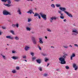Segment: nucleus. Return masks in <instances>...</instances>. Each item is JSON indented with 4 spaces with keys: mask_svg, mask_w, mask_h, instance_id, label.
<instances>
[{
    "mask_svg": "<svg viewBox=\"0 0 78 78\" xmlns=\"http://www.w3.org/2000/svg\"><path fill=\"white\" fill-rule=\"evenodd\" d=\"M29 48H30V47L26 46L25 48V50L26 51H27L29 49Z\"/></svg>",
    "mask_w": 78,
    "mask_h": 78,
    "instance_id": "17",
    "label": "nucleus"
},
{
    "mask_svg": "<svg viewBox=\"0 0 78 78\" xmlns=\"http://www.w3.org/2000/svg\"><path fill=\"white\" fill-rule=\"evenodd\" d=\"M1 28L3 30H5L6 29V27L5 26H2Z\"/></svg>",
    "mask_w": 78,
    "mask_h": 78,
    "instance_id": "37",
    "label": "nucleus"
},
{
    "mask_svg": "<svg viewBox=\"0 0 78 78\" xmlns=\"http://www.w3.org/2000/svg\"><path fill=\"white\" fill-rule=\"evenodd\" d=\"M63 54L64 55L62 56V57H60L58 59L60 61V64H66V62L65 61V59L66 58V56H68V55L67 54Z\"/></svg>",
    "mask_w": 78,
    "mask_h": 78,
    "instance_id": "1",
    "label": "nucleus"
},
{
    "mask_svg": "<svg viewBox=\"0 0 78 78\" xmlns=\"http://www.w3.org/2000/svg\"><path fill=\"white\" fill-rule=\"evenodd\" d=\"M6 38L7 39H11V40H12L14 39L13 37H12L11 36H7L6 37Z\"/></svg>",
    "mask_w": 78,
    "mask_h": 78,
    "instance_id": "11",
    "label": "nucleus"
},
{
    "mask_svg": "<svg viewBox=\"0 0 78 78\" xmlns=\"http://www.w3.org/2000/svg\"><path fill=\"white\" fill-rule=\"evenodd\" d=\"M73 67L74 69L75 70H76L78 69V66L75 63H73Z\"/></svg>",
    "mask_w": 78,
    "mask_h": 78,
    "instance_id": "6",
    "label": "nucleus"
},
{
    "mask_svg": "<svg viewBox=\"0 0 78 78\" xmlns=\"http://www.w3.org/2000/svg\"><path fill=\"white\" fill-rule=\"evenodd\" d=\"M27 0V1H30V0Z\"/></svg>",
    "mask_w": 78,
    "mask_h": 78,
    "instance_id": "60",
    "label": "nucleus"
},
{
    "mask_svg": "<svg viewBox=\"0 0 78 78\" xmlns=\"http://www.w3.org/2000/svg\"><path fill=\"white\" fill-rule=\"evenodd\" d=\"M12 27H16V24H12Z\"/></svg>",
    "mask_w": 78,
    "mask_h": 78,
    "instance_id": "43",
    "label": "nucleus"
},
{
    "mask_svg": "<svg viewBox=\"0 0 78 78\" xmlns=\"http://www.w3.org/2000/svg\"><path fill=\"white\" fill-rule=\"evenodd\" d=\"M58 13L59 14H60V15H61V16H60V18L62 19H64V16H63V15L64 14L61 12V11H58Z\"/></svg>",
    "mask_w": 78,
    "mask_h": 78,
    "instance_id": "5",
    "label": "nucleus"
},
{
    "mask_svg": "<svg viewBox=\"0 0 78 78\" xmlns=\"http://www.w3.org/2000/svg\"><path fill=\"white\" fill-rule=\"evenodd\" d=\"M38 47L40 50H41L42 49L41 48V47H40V46H38Z\"/></svg>",
    "mask_w": 78,
    "mask_h": 78,
    "instance_id": "42",
    "label": "nucleus"
},
{
    "mask_svg": "<svg viewBox=\"0 0 78 78\" xmlns=\"http://www.w3.org/2000/svg\"><path fill=\"white\" fill-rule=\"evenodd\" d=\"M65 68H66V69H67V70L69 69V67L68 66H65Z\"/></svg>",
    "mask_w": 78,
    "mask_h": 78,
    "instance_id": "39",
    "label": "nucleus"
},
{
    "mask_svg": "<svg viewBox=\"0 0 78 78\" xmlns=\"http://www.w3.org/2000/svg\"><path fill=\"white\" fill-rule=\"evenodd\" d=\"M38 70H40V71H41V72L42 71V67H40L38 68Z\"/></svg>",
    "mask_w": 78,
    "mask_h": 78,
    "instance_id": "33",
    "label": "nucleus"
},
{
    "mask_svg": "<svg viewBox=\"0 0 78 78\" xmlns=\"http://www.w3.org/2000/svg\"><path fill=\"white\" fill-rule=\"evenodd\" d=\"M59 69H56V71H59Z\"/></svg>",
    "mask_w": 78,
    "mask_h": 78,
    "instance_id": "49",
    "label": "nucleus"
},
{
    "mask_svg": "<svg viewBox=\"0 0 78 78\" xmlns=\"http://www.w3.org/2000/svg\"><path fill=\"white\" fill-rule=\"evenodd\" d=\"M2 2H5H5H6L7 0H1Z\"/></svg>",
    "mask_w": 78,
    "mask_h": 78,
    "instance_id": "40",
    "label": "nucleus"
},
{
    "mask_svg": "<svg viewBox=\"0 0 78 78\" xmlns=\"http://www.w3.org/2000/svg\"><path fill=\"white\" fill-rule=\"evenodd\" d=\"M63 22H67V20H66V19H64L63 20Z\"/></svg>",
    "mask_w": 78,
    "mask_h": 78,
    "instance_id": "51",
    "label": "nucleus"
},
{
    "mask_svg": "<svg viewBox=\"0 0 78 78\" xmlns=\"http://www.w3.org/2000/svg\"><path fill=\"white\" fill-rule=\"evenodd\" d=\"M23 61H24L26 62H27V60H23Z\"/></svg>",
    "mask_w": 78,
    "mask_h": 78,
    "instance_id": "54",
    "label": "nucleus"
},
{
    "mask_svg": "<svg viewBox=\"0 0 78 78\" xmlns=\"http://www.w3.org/2000/svg\"><path fill=\"white\" fill-rule=\"evenodd\" d=\"M74 57H75V54L74 53H73L70 56V60H72V59H73V58H74Z\"/></svg>",
    "mask_w": 78,
    "mask_h": 78,
    "instance_id": "10",
    "label": "nucleus"
},
{
    "mask_svg": "<svg viewBox=\"0 0 78 78\" xmlns=\"http://www.w3.org/2000/svg\"><path fill=\"white\" fill-rule=\"evenodd\" d=\"M7 2L8 4H11V2L10 0H7Z\"/></svg>",
    "mask_w": 78,
    "mask_h": 78,
    "instance_id": "23",
    "label": "nucleus"
},
{
    "mask_svg": "<svg viewBox=\"0 0 78 78\" xmlns=\"http://www.w3.org/2000/svg\"><path fill=\"white\" fill-rule=\"evenodd\" d=\"M43 55L44 56H47V55L45 54H43Z\"/></svg>",
    "mask_w": 78,
    "mask_h": 78,
    "instance_id": "46",
    "label": "nucleus"
},
{
    "mask_svg": "<svg viewBox=\"0 0 78 78\" xmlns=\"http://www.w3.org/2000/svg\"><path fill=\"white\" fill-rule=\"evenodd\" d=\"M51 47H53V46H51Z\"/></svg>",
    "mask_w": 78,
    "mask_h": 78,
    "instance_id": "63",
    "label": "nucleus"
},
{
    "mask_svg": "<svg viewBox=\"0 0 78 78\" xmlns=\"http://www.w3.org/2000/svg\"><path fill=\"white\" fill-rule=\"evenodd\" d=\"M55 6L56 7H60V6H61V5L60 4H56L55 5Z\"/></svg>",
    "mask_w": 78,
    "mask_h": 78,
    "instance_id": "34",
    "label": "nucleus"
},
{
    "mask_svg": "<svg viewBox=\"0 0 78 78\" xmlns=\"http://www.w3.org/2000/svg\"><path fill=\"white\" fill-rule=\"evenodd\" d=\"M51 6L52 8H55V4H52L51 5Z\"/></svg>",
    "mask_w": 78,
    "mask_h": 78,
    "instance_id": "28",
    "label": "nucleus"
},
{
    "mask_svg": "<svg viewBox=\"0 0 78 78\" xmlns=\"http://www.w3.org/2000/svg\"><path fill=\"white\" fill-rule=\"evenodd\" d=\"M26 30L27 31H31V29H30V28H29V27H27L26 28Z\"/></svg>",
    "mask_w": 78,
    "mask_h": 78,
    "instance_id": "25",
    "label": "nucleus"
},
{
    "mask_svg": "<svg viewBox=\"0 0 78 78\" xmlns=\"http://www.w3.org/2000/svg\"><path fill=\"white\" fill-rule=\"evenodd\" d=\"M33 0H30V1L31 2H33Z\"/></svg>",
    "mask_w": 78,
    "mask_h": 78,
    "instance_id": "59",
    "label": "nucleus"
},
{
    "mask_svg": "<svg viewBox=\"0 0 78 78\" xmlns=\"http://www.w3.org/2000/svg\"><path fill=\"white\" fill-rule=\"evenodd\" d=\"M63 47L65 48H68V46H64Z\"/></svg>",
    "mask_w": 78,
    "mask_h": 78,
    "instance_id": "44",
    "label": "nucleus"
},
{
    "mask_svg": "<svg viewBox=\"0 0 78 78\" xmlns=\"http://www.w3.org/2000/svg\"><path fill=\"white\" fill-rule=\"evenodd\" d=\"M25 78H27V77H26Z\"/></svg>",
    "mask_w": 78,
    "mask_h": 78,
    "instance_id": "64",
    "label": "nucleus"
},
{
    "mask_svg": "<svg viewBox=\"0 0 78 78\" xmlns=\"http://www.w3.org/2000/svg\"><path fill=\"white\" fill-rule=\"evenodd\" d=\"M31 23H29V24H28L29 26H31Z\"/></svg>",
    "mask_w": 78,
    "mask_h": 78,
    "instance_id": "55",
    "label": "nucleus"
},
{
    "mask_svg": "<svg viewBox=\"0 0 78 78\" xmlns=\"http://www.w3.org/2000/svg\"><path fill=\"white\" fill-rule=\"evenodd\" d=\"M34 17H38V19H41V16H40V15H39V14H38L37 13H35L34 14Z\"/></svg>",
    "mask_w": 78,
    "mask_h": 78,
    "instance_id": "8",
    "label": "nucleus"
},
{
    "mask_svg": "<svg viewBox=\"0 0 78 78\" xmlns=\"http://www.w3.org/2000/svg\"><path fill=\"white\" fill-rule=\"evenodd\" d=\"M69 47H72V46L70 45H69Z\"/></svg>",
    "mask_w": 78,
    "mask_h": 78,
    "instance_id": "58",
    "label": "nucleus"
},
{
    "mask_svg": "<svg viewBox=\"0 0 78 78\" xmlns=\"http://www.w3.org/2000/svg\"><path fill=\"white\" fill-rule=\"evenodd\" d=\"M32 42H33V44H34V45H36L37 44V41H36V40H33V41H32Z\"/></svg>",
    "mask_w": 78,
    "mask_h": 78,
    "instance_id": "18",
    "label": "nucleus"
},
{
    "mask_svg": "<svg viewBox=\"0 0 78 78\" xmlns=\"http://www.w3.org/2000/svg\"><path fill=\"white\" fill-rule=\"evenodd\" d=\"M14 39L15 40H16V41H18V40H19V38L17 36H16L14 37Z\"/></svg>",
    "mask_w": 78,
    "mask_h": 78,
    "instance_id": "19",
    "label": "nucleus"
},
{
    "mask_svg": "<svg viewBox=\"0 0 78 78\" xmlns=\"http://www.w3.org/2000/svg\"><path fill=\"white\" fill-rule=\"evenodd\" d=\"M23 59H25L26 58H27V56H24L23 57Z\"/></svg>",
    "mask_w": 78,
    "mask_h": 78,
    "instance_id": "45",
    "label": "nucleus"
},
{
    "mask_svg": "<svg viewBox=\"0 0 78 78\" xmlns=\"http://www.w3.org/2000/svg\"><path fill=\"white\" fill-rule=\"evenodd\" d=\"M50 64L49 63H48L47 65V67H48V66H49Z\"/></svg>",
    "mask_w": 78,
    "mask_h": 78,
    "instance_id": "53",
    "label": "nucleus"
},
{
    "mask_svg": "<svg viewBox=\"0 0 78 78\" xmlns=\"http://www.w3.org/2000/svg\"><path fill=\"white\" fill-rule=\"evenodd\" d=\"M2 32L1 31V30H0V35H2Z\"/></svg>",
    "mask_w": 78,
    "mask_h": 78,
    "instance_id": "52",
    "label": "nucleus"
},
{
    "mask_svg": "<svg viewBox=\"0 0 78 78\" xmlns=\"http://www.w3.org/2000/svg\"><path fill=\"white\" fill-rule=\"evenodd\" d=\"M3 14L5 16H7V15H11V13L10 12H9L6 10H4L2 12Z\"/></svg>",
    "mask_w": 78,
    "mask_h": 78,
    "instance_id": "4",
    "label": "nucleus"
},
{
    "mask_svg": "<svg viewBox=\"0 0 78 78\" xmlns=\"http://www.w3.org/2000/svg\"><path fill=\"white\" fill-rule=\"evenodd\" d=\"M5 49H6V50H8V48H6Z\"/></svg>",
    "mask_w": 78,
    "mask_h": 78,
    "instance_id": "61",
    "label": "nucleus"
},
{
    "mask_svg": "<svg viewBox=\"0 0 78 78\" xmlns=\"http://www.w3.org/2000/svg\"><path fill=\"white\" fill-rule=\"evenodd\" d=\"M36 61H37V62L38 63V64H40L41 63V59H38L36 60Z\"/></svg>",
    "mask_w": 78,
    "mask_h": 78,
    "instance_id": "16",
    "label": "nucleus"
},
{
    "mask_svg": "<svg viewBox=\"0 0 78 78\" xmlns=\"http://www.w3.org/2000/svg\"><path fill=\"white\" fill-rule=\"evenodd\" d=\"M17 12L20 15L22 14V12H21V9L20 8H18L17 10Z\"/></svg>",
    "mask_w": 78,
    "mask_h": 78,
    "instance_id": "12",
    "label": "nucleus"
},
{
    "mask_svg": "<svg viewBox=\"0 0 78 78\" xmlns=\"http://www.w3.org/2000/svg\"><path fill=\"white\" fill-rule=\"evenodd\" d=\"M42 38H39V42L41 44H43V41H42Z\"/></svg>",
    "mask_w": 78,
    "mask_h": 78,
    "instance_id": "13",
    "label": "nucleus"
},
{
    "mask_svg": "<svg viewBox=\"0 0 78 78\" xmlns=\"http://www.w3.org/2000/svg\"><path fill=\"white\" fill-rule=\"evenodd\" d=\"M72 35L77 36L78 34V30L76 28H73L72 30Z\"/></svg>",
    "mask_w": 78,
    "mask_h": 78,
    "instance_id": "2",
    "label": "nucleus"
},
{
    "mask_svg": "<svg viewBox=\"0 0 78 78\" xmlns=\"http://www.w3.org/2000/svg\"><path fill=\"white\" fill-rule=\"evenodd\" d=\"M45 38L46 39H47V36H45Z\"/></svg>",
    "mask_w": 78,
    "mask_h": 78,
    "instance_id": "56",
    "label": "nucleus"
},
{
    "mask_svg": "<svg viewBox=\"0 0 78 78\" xmlns=\"http://www.w3.org/2000/svg\"><path fill=\"white\" fill-rule=\"evenodd\" d=\"M44 76V77H47L48 76V74L45 73L43 75Z\"/></svg>",
    "mask_w": 78,
    "mask_h": 78,
    "instance_id": "27",
    "label": "nucleus"
},
{
    "mask_svg": "<svg viewBox=\"0 0 78 78\" xmlns=\"http://www.w3.org/2000/svg\"><path fill=\"white\" fill-rule=\"evenodd\" d=\"M57 19H58V18L55 16L52 17L50 19V22H52L53 20H56Z\"/></svg>",
    "mask_w": 78,
    "mask_h": 78,
    "instance_id": "7",
    "label": "nucleus"
},
{
    "mask_svg": "<svg viewBox=\"0 0 78 78\" xmlns=\"http://www.w3.org/2000/svg\"><path fill=\"white\" fill-rule=\"evenodd\" d=\"M16 69L17 70H19V69H20V68L18 66H17L16 67Z\"/></svg>",
    "mask_w": 78,
    "mask_h": 78,
    "instance_id": "41",
    "label": "nucleus"
},
{
    "mask_svg": "<svg viewBox=\"0 0 78 78\" xmlns=\"http://www.w3.org/2000/svg\"><path fill=\"white\" fill-rule=\"evenodd\" d=\"M11 58L14 59V60H16V59H18L19 58L18 56H13L11 57Z\"/></svg>",
    "mask_w": 78,
    "mask_h": 78,
    "instance_id": "15",
    "label": "nucleus"
},
{
    "mask_svg": "<svg viewBox=\"0 0 78 78\" xmlns=\"http://www.w3.org/2000/svg\"><path fill=\"white\" fill-rule=\"evenodd\" d=\"M31 55H32V56H34V53L33 52H31L30 53Z\"/></svg>",
    "mask_w": 78,
    "mask_h": 78,
    "instance_id": "38",
    "label": "nucleus"
},
{
    "mask_svg": "<svg viewBox=\"0 0 78 78\" xmlns=\"http://www.w3.org/2000/svg\"><path fill=\"white\" fill-rule=\"evenodd\" d=\"M10 32L12 34L14 35L15 34H14V31L13 30H11L10 31Z\"/></svg>",
    "mask_w": 78,
    "mask_h": 78,
    "instance_id": "22",
    "label": "nucleus"
},
{
    "mask_svg": "<svg viewBox=\"0 0 78 78\" xmlns=\"http://www.w3.org/2000/svg\"><path fill=\"white\" fill-rule=\"evenodd\" d=\"M32 61H34V60L36 59V57H32Z\"/></svg>",
    "mask_w": 78,
    "mask_h": 78,
    "instance_id": "29",
    "label": "nucleus"
},
{
    "mask_svg": "<svg viewBox=\"0 0 78 78\" xmlns=\"http://www.w3.org/2000/svg\"><path fill=\"white\" fill-rule=\"evenodd\" d=\"M40 15L41 16V17L43 19L45 20H47V16L46 15H45L43 13L41 12L40 13Z\"/></svg>",
    "mask_w": 78,
    "mask_h": 78,
    "instance_id": "3",
    "label": "nucleus"
},
{
    "mask_svg": "<svg viewBox=\"0 0 78 78\" xmlns=\"http://www.w3.org/2000/svg\"><path fill=\"white\" fill-rule=\"evenodd\" d=\"M59 9L61 10L62 11H63V12H64L65 13H66L65 12H67V11H66V9L65 8H63V7H60L59 8Z\"/></svg>",
    "mask_w": 78,
    "mask_h": 78,
    "instance_id": "9",
    "label": "nucleus"
},
{
    "mask_svg": "<svg viewBox=\"0 0 78 78\" xmlns=\"http://www.w3.org/2000/svg\"><path fill=\"white\" fill-rule=\"evenodd\" d=\"M44 61L45 62H47V61H48V59L47 58H44Z\"/></svg>",
    "mask_w": 78,
    "mask_h": 78,
    "instance_id": "35",
    "label": "nucleus"
},
{
    "mask_svg": "<svg viewBox=\"0 0 78 78\" xmlns=\"http://www.w3.org/2000/svg\"><path fill=\"white\" fill-rule=\"evenodd\" d=\"M47 31H48V32H51L52 31L50 29H47Z\"/></svg>",
    "mask_w": 78,
    "mask_h": 78,
    "instance_id": "31",
    "label": "nucleus"
},
{
    "mask_svg": "<svg viewBox=\"0 0 78 78\" xmlns=\"http://www.w3.org/2000/svg\"><path fill=\"white\" fill-rule=\"evenodd\" d=\"M15 2H19L20 1V0H14Z\"/></svg>",
    "mask_w": 78,
    "mask_h": 78,
    "instance_id": "50",
    "label": "nucleus"
},
{
    "mask_svg": "<svg viewBox=\"0 0 78 78\" xmlns=\"http://www.w3.org/2000/svg\"><path fill=\"white\" fill-rule=\"evenodd\" d=\"M32 13H33V14H34V12H33V11H32Z\"/></svg>",
    "mask_w": 78,
    "mask_h": 78,
    "instance_id": "57",
    "label": "nucleus"
},
{
    "mask_svg": "<svg viewBox=\"0 0 78 78\" xmlns=\"http://www.w3.org/2000/svg\"><path fill=\"white\" fill-rule=\"evenodd\" d=\"M27 13H29V14H32V10H30L29 11L27 12Z\"/></svg>",
    "mask_w": 78,
    "mask_h": 78,
    "instance_id": "20",
    "label": "nucleus"
},
{
    "mask_svg": "<svg viewBox=\"0 0 78 78\" xmlns=\"http://www.w3.org/2000/svg\"><path fill=\"white\" fill-rule=\"evenodd\" d=\"M16 71L15 69H14L12 71V73H16Z\"/></svg>",
    "mask_w": 78,
    "mask_h": 78,
    "instance_id": "26",
    "label": "nucleus"
},
{
    "mask_svg": "<svg viewBox=\"0 0 78 78\" xmlns=\"http://www.w3.org/2000/svg\"><path fill=\"white\" fill-rule=\"evenodd\" d=\"M31 39H32V41H34V40H36V39L35 38V37H31Z\"/></svg>",
    "mask_w": 78,
    "mask_h": 78,
    "instance_id": "24",
    "label": "nucleus"
},
{
    "mask_svg": "<svg viewBox=\"0 0 78 78\" xmlns=\"http://www.w3.org/2000/svg\"><path fill=\"white\" fill-rule=\"evenodd\" d=\"M12 53H16V52L14 51H12Z\"/></svg>",
    "mask_w": 78,
    "mask_h": 78,
    "instance_id": "48",
    "label": "nucleus"
},
{
    "mask_svg": "<svg viewBox=\"0 0 78 78\" xmlns=\"http://www.w3.org/2000/svg\"><path fill=\"white\" fill-rule=\"evenodd\" d=\"M65 13L66 14H67V15H68V16H69V17H73V16H72V14H71L70 13H69L67 12H65Z\"/></svg>",
    "mask_w": 78,
    "mask_h": 78,
    "instance_id": "14",
    "label": "nucleus"
},
{
    "mask_svg": "<svg viewBox=\"0 0 78 78\" xmlns=\"http://www.w3.org/2000/svg\"><path fill=\"white\" fill-rule=\"evenodd\" d=\"M19 23H16V24H15V27H16V28H18L19 27Z\"/></svg>",
    "mask_w": 78,
    "mask_h": 78,
    "instance_id": "32",
    "label": "nucleus"
},
{
    "mask_svg": "<svg viewBox=\"0 0 78 78\" xmlns=\"http://www.w3.org/2000/svg\"><path fill=\"white\" fill-rule=\"evenodd\" d=\"M31 19L28 18V22H31Z\"/></svg>",
    "mask_w": 78,
    "mask_h": 78,
    "instance_id": "36",
    "label": "nucleus"
},
{
    "mask_svg": "<svg viewBox=\"0 0 78 78\" xmlns=\"http://www.w3.org/2000/svg\"><path fill=\"white\" fill-rule=\"evenodd\" d=\"M4 5L5 6H7V7H10V6H11V5L10 4H4Z\"/></svg>",
    "mask_w": 78,
    "mask_h": 78,
    "instance_id": "21",
    "label": "nucleus"
},
{
    "mask_svg": "<svg viewBox=\"0 0 78 78\" xmlns=\"http://www.w3.org/2000/svg\"><path fill=\"white\" fill-rule=\"evenodd\" d=\"M54 0H51V1L52 2V1H53Z\"/></svg>",
    "mask_w": 78,
    "mask_h": 78,
    "instance_id": "62",
    "label": "nucleus"
},
{
    "mask_svg": "<svg viewBox=\"0 0 78 78\" xmlns=\"http://www.w3.org/2000/svg\"><path fill=\"white\" fill-rule=\"evenodd\" d=\"M1 56H2V57L4 59H6V57H5V56L3 55L2 54L1 55Z\"/></svg>",
    "mask_w": 78,
    "mask_h": 78,
    "instance_id": "30",
    "label": "nucleus"
},
{
    "mask_svg": "<svg viewBox=\"0 0 78 78\" xmlns=\"http://www.w3.org/2000/svg\"><path fill=\"white\" fill-rule=\"evenodd\" d=\"M74 46H75V47H78V44H74Z\"/></svg>",
    "mask_w": 78,
    "mask_h": 78,
    "instance_id": "47",
    "label": "nucleus"
}]
</instances>
